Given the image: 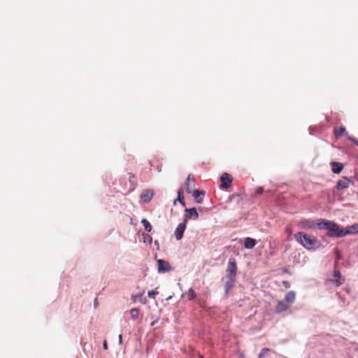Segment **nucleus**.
<instances>
[{
    "label": "nucleus",
    "mask_w": 358,
    "mask_h": 358,
    "mask_svg": "<svg viewBox=\"0 0 358 358\" xmlns=\"http://www.w3.org/2000/svg\"><path fill=\"white\" fill-rule=\"evenodd\" d=\"M184 216V222H187L189 219L196 220L199 217V214L195 208H191L185 209Z\"/></svg>",
    "instance_id": "obj_5"
},
{
    "label": "nucleus",
    "mask_w": 358,
    "mask_h": 358,
    "mask_svg": "<svg viewBox=\"0 0 358 358\" xmlns=\"http://www.w3.org/2000/svg\"><path fill=\"white\" fill-rule=\"evenodd\" d=\"M263 188L262 187H259L257 189V194H262L263 192Z\"/></svg>",
    "instance_id": "obj_29"
},
{
    "label": "nucleus",
    "mask_w": 358,
    "mask_h": 358,
    "mask_svg": "<svg viewBox=\"0 0 358 358\" xmlns=\"http://www.w3.org/2000/svg\"><path fill=\"white\" fill-rule=\"evenodd\" d=\"M94 303H97V299H96L94 300Z\"/></svg>",
    "instance_id": "obj_34"
},
{
    "label": "nucleus",
    "mask_w": 358,
    "mask_h": 358,
    "mask_svg": "<svg viewBox=\"0 0 358 358\" xmlns=\"http://www.w3.org/2000/svg\"><path fill=\"white\" fill-rule=\"evenodd\" d=\"M334 282L337 287L343 284L345 281V278L341 275V273L339 270H334Z\"/></svg>",
    "instance_id": "obj_12"
},
{
    "label": "nucleus",
    "mask_w": 358,
    "mask_h": 358,
    "mask_svg": "<svg viewBox=\"0 0 358 358\" xmlns=\"http://www.w3.org/2000/svg\"><path fill=\"white\" fill-rule=\"evenodd\" d=\"M183 189L182 188H180L178 191V196H177V199H176L173 201V204L175 205L176 203V201H179L180 203L185 206V200H184V196H183Z\"/></svg>",
    "instance_id": "obj_16"
},
{
    "label": "nucleus",
    "mask_w": 358,
    "mask_h": 358,
    "mask_svg": "<svg viewBox=\"0 0 358 358\" xmlns=\"http://www.w3.org/2000/svg\"><path fill=\"white\" fill-rule=\"evenodd\" d=\"M290 307V305L288 304L285 300L278 301L276 307L275 312L277 313H280L288 310Z\"/></svg>",
    "instance_id": "obj_11"
},
{
    "label": "nucleus",
    "mask_w": 358,
    "mask_h": 358,
    "mask_svg": "<svg viewBox=\"0 0 358 358\" xmlns=\"http://www.w3.org/2000/svg\"><path fill=\"white\" fill-rule=\"evenodd\" d=\"M269 351H270V350L267 348H264L262 349L260 353L258 355V358L265 357Z\"/></svg>",
    "instance_id": "obj_25"
},
{
    "label": "nucleus",
    "mask_w": 358,
    "mask_h": 358,
    "mask_svg": "<svg viewBox=\"0 0 358 358\" xmlns=\"http://www.w3.org/2000/svg\"><path fill=\"white\" fill-rule=\"evenodd\" d=\"M142 296V294H140V295H133L132 296V300H133V302H136V299L138 297H141Z\"/></svg>",
    "instance_id": "obj_28"
},
{
    "label": "nucleus",
    "mask_w": 358,
    "mask_h": 358,
    "mask_svg": "<svg viewBox=\"0 0 358 358\" xmlns=\"http://www.w3.org/2000/svg\"><path fill=\"white\" fill-rule=\"evenodd\" d=\"M187 296L188 300L191 301V300H193L196 297V293L193 289L190 288V289H189L188 292H187Z\"/></svg>",
    "instance_id": "obj_23"
},
{
    "label": "nucleus",
    "mask_w": 358,
    "mask_h": 358,
    "mask_svg": "<svg viewBox=\"0 0 358 358\" xmlns=\"http://www.w3.org/2000/svg\"><path fill=\"white\" fill-rule=\"evenodd\" d=\"M191 193L197 203H201L203 199L202 198H200V196L203 195V192H200L197 189H193Z\"/></svg>",
    "instance_id": "obj_20"
},
{
    "label": "nucleus",
    "mask_w": 358,
    "mask_h": 358,
    "mask_svg": "<svg viewBox=\"0 0 358 358\" xmlns=\"http://www.w3.org/2000/svg\"><path fill=\"white\" fill-rule=\"evenodd\" d=\"M157 264L159 273L169 272L171 270V266L170 264L166 261H164L163 259H158Z\"/></svg>",
    "instance_id": "obj_6"
},
{
    "label": "nucleus",
    "mask_w": 358,
    "mask_h": 358,
    "mask_svg": "<svg viewBox=\"0 0 358 358\" xmlns=\"http://www.w3.org/2000/svg\"><path fill=\"white\" fill-rule=\"evenodd\" d=\"M103 348H104L105 350H107V349H108V346H107V343H106V341H105V342L103 343Z\"/></svg>",
    "instance_id": "obj_31"
},
{
    "label": "nucleus",
    "mask_w": 358,
    "mask_h": 358,
    "mask_svg": "<svg viewBox=\"0 0 358 358\" xmlns=\"http://www.w3.org/2000/svg\"><path fill=\"white\" fill-rule=\"evenodd\" d=\"M256 245V241L252 238L248 237L244 240V247L247 249H252Z\"/></svg>",
    "instance_id": "obj_17"
},
{
    "label": "nucleus",
    "mask_w": 358,
    "mask_h": 358,
    "mask_svg": "<svg viewBox=\"0 0 358 358\" xmlns=\"http://www.w3.org/2000/svg\"><path fill=\"white\" fill-rule=\"evenodd\" d=\"M158 294L159 292L157 290H150L148 292V295L150 298H155V295Z\"/></svg>",
    "instance_id": "obj_26"
},
{
    "label": "nucleus",
    "mask_w": 358,
    "mask_h": 358,
    "mask_svg": "<svg viewBox=\"0 0 358 358\" xmlns=\"http://www.w3.org/2000/svg\"><path fill=\"white\" fill-rule=\"evenodd\" d=\"M295 239L308 250H315L320 247V241L304 232H298L294 234Z\"/></svg>",
    "instance_id": "obj_2"
},
{
    "label": "nucleus",
    "mask_w": 358,
    "mask_h": 358,
    "mask_svg": "<svg viewBox=\"0 0 358 358\" xmlns=\"http://www.w3.org/2000/svg\"><path fill=\"white\" fill-rule=\"evenodd\" d=\"M122 336L121 334L119 335V343H122Z\"/></svg>",
    "instance_id": "obj_30"
},
{
    "label": "nucleus",
    "mask_w": 358,
    "mask_h": 358,
    "mask_svg": "<svg viewBox=\"0 0 358 358\" xmlns=\"http://www.w3.org/2000/svg\"><path fill=\"white\" fill-rule=\"evenodd\" d=\"M358 233V223L345 228H341L338 224L331 222L327 236L329 237H343L350 234H356Z\"/></svg>",
    "instance_id": "obj_1"
},
{
    "label": "nucleus",
    "mask_w": 358,
    "mask_h": 358,
    "mask_svg": "<svg viewBox=\"0 0 358 358\" xmlns=\"http://www.w3.org/2000/svg\"><path fill=\"white\" fill-rule=\"evenodd\" d=\"M299 226L303 229H312L315 227V223L310 220H302L299 223Z\"/></svg>",
    "instance_id": "obj_19"
},
{
    "label": "nucleus",
    "mask_w": 358,
    "mask_h": 358,
    "mask_svg": "<svg viewBox=\"0 0 358 358\" xmlns=\"http://www.w3.org/2000/svg\"><path fill=\"white\" fill-rule=\"evenodd\" d=\"M94 303H97V299H96L94 300Z\"/></svg>",
    "instance_id": "obj_33"
},
{
    "label": "nucleus",
    "mask_w": 358,
    "mask_h": 358,
    "mask_svg": "<svg viewBox=\"0 0 358 358\" xmlns=\"http://www.w3.org/2000/svg\"><path fill=\"white\" fill-rule=\"evenodd\" d=\"M141 302H142L143 303H145V302H146L145 299H144L143 300H141Z\"/></svg>",
    "instance_id": "obj_32"
},
{
    "label": "nucleus",
    "mask_w": 358,
    "mask_h": 358,
    "mask_svg": "<svg viewBox=\"0 0 358 358\" xmlns=\"http://www.w3.org/2000/svg\"><path fill=\"white\" fill-rule=\"evenodd\" d=\"M348 139H349L350 141H352V142H353L354 143H355L356 145H358V140H357V138L349 136V137H348Z\"/></svg>",
    "instance_id": "obj_27"
},
{
    "label": "nucleus",
    "mask_w": 358,
    "mask_h": 358,
    "mask_svg": "<svg viewBox=\"0 0 358 358\" xmlns=\"http://www.w3.org/2000/svg\"><path fill=\"white\" fill-rule=\"evenodd\" d=\"M331 222L332 221L327 220H320L317 223V227L319 229H325L329 231Z\"/></svg>",
    "instance_id": "obj_13"
},
{
    "label": "nucleus",
    "mask_w": 358,
    "mask_h": 358,
    "mask_svg": "<svg viewBox=\"0 0 358 358\" xmlns=\"http://www.w3.org/2000/svg\"><path fill=\"white\" fill-rule=\"evenodd\" d=\"M232 180H233V178L231 175H229L227 173H222L220 177V181H221L220 187L222 189H228L231 186Z\"/></svg>",
    "instance_id": "obj_4"
},
{
    "label": "nucleus",
    "mask_w": 358,
    "mask_h": 358,
    "mask_svg": "<svg viewBox=\"0 0 358 358\" xmlns=\"http://www.w3.org/2000/svg\"><path fill=\"white\" fill-rule=\"evenodd\" d=\"M199 358H203L202 355H199Z\"/></svg>",
    "instance_id": "obj_35"
},
{
    "label": "nucleus",
    "mask_w": 358,
    "mask_h": 358,
    "mask_svg": "<svg viewBox=\"0 0 358 358\" xmlns=\"http://www.w3.org/2000/svg\"><path fill=\"white\" fill-rule=\"evenodd\" d=\"M185 229H186V222H185L180 223L178 225V227H176V229L174 231V235L176 236V238L178 241L180 240L182 238Z\"/></svg>",
    "instance_id": "obj_8"
},
{
    "label": "nucleus",
    "mask_w": 358,
    "mask_h": 358,
    "mask_svg": "<svg viewBox=\"0 0 358 358\" xmlns=\"http://www.w3.org/2000/svg\"><path fill=\"white\" fill-rule=\"evenodd\" d=\"M227 280L224 284L225 293L227 294L229 291L234 287L235 282V278H226Z\"/></svg>",
    "instance_id": "obj_14"
},
{
    "label": "nucleus",
    "mask_w": 358,
    "mask_h": 358,
    "mask_svg": "<svg viewBox=\"0 0 358 358\" xmlns=\"http://www.w3.org/2000/svg\"><path fill=\"white\" fill-rule=\"evenodd\" d=\"M141 224L143 225L145 231L148 232H150L152 231V226L146 219H143L141 220Z\"/></svg>",
    "instance_id": "obj_22"
},
{
    "label": "nucleus",
    "mask_w": 358,
    "mask_h": 358,
    "mask_svg": "<svg viewBox=\"0 0 358 358\" xmlns=\"http://www.w3.org/2000/svg\"><path fill=\"white\" fill-rule=\"evenodd\" d=\"M331 170L334 173H339L343 169V165L340 162H331Z\"/></svg>",
    "instance_id": "obj_15"
},
{
    "label": "nucleus",
    "mask_w": 358,
    "mask_h": 358,
    "mask_svg": "<svg viewBox=\"0 0 358 358\" xmlns=\"http://www.w3.org/2000/svg\"><path fill=\"white\" fill-rule=\"evenodd\" d=\"M351 180L347 177H343L337 182L336 188L338 190H343L349 187Z\"/></svg>",
    "instance_id": "obj_10"
},
{
    "label": "nucleus",
    "mask_w": 358,
    "mask_h": 358,
    "mask_svg": "<svg viewBox=\"0 0 358 358\" xmlns=\"http://www.w3.org/2000/svg\"><path fill=\"white\" fill-rule=\"evenodd\" d=\"M296 294L293 291H290L287 293L285 297V301L291 306L292 303L295 301Z\"/></svg>",
    "instance_id": "obj_18"
},
{
    "label": "nucleus",
    "mask_w": 358,
    "mask_h": 358,
    "mask_svg": "<svg viewBox=\"0 0 358 358\" xmlns=\"http://www.w3.org/2000/svg\"><path fill=\"white\" fill-rule=\"evenodd\" d=\"M185 189L186 192L189 194L192 192V191L194 189L195 187V181L194 176L189 174L185 182Z\"/></svg>",
    "instance_id": "obj_7"
},
{
    "label": "nucleus",
    "mask_w": 358,
    "mask_h": 358,
    "mask_svg": "<svg viewBox=\"0 0 358 358\" xmlns=\"http://www.w3.org/2000/svg\"><path fill=\"white\" fill-rule=\"evenodd\" d=\"M237 273V266L235 259L231 258L229 260L227 268L226 269V278H235Z\"/></svg>",
    "instance_id": "obj_3"
},
{
    "label": "nucleus",
    "mask_w": 358,
    "mask_h": 358,
    "mask_svg": "<svg viewBox=\"0 0 358 358\" xmlns=\"http://www.w3.org/2000/svg\"><path fill=\"white\" fill-rule=\"evenodd\" d=\"M153 196H154L153 190L145 189L142 192V194L141 195V198L144 203H148L151 201Z\"/></svg>",
    "instance_id": "obj_9"
},
{
    "label": "nucleus",
    "mask_w": 358,
    "mask_h": 358,
    "mask_svg": "<svg viewBox=\"0 0 358 358\" xmlns=\"http://www.w3.org/2000/svg\"><path fill=\"white\" fill-rule=\"evenodd\" d=\"M334 135L336 138L342 136L345 132V128L344 127H340L334 129Z\"/></svg>",
    "instance_id": "obj_21"
},
{
    "label": "nucleus",
    "mask_w": 358,
    "mask_h": 358,
    "mask_svg": "<svg viewBox=\"0 0 358 358\" xmlns=\"http://www.w3.org/2000/svg\"><path fill=\"white\" fill-rule=\"evenodd\" d=\"M139 310L138 308H132L131 310H130V315H131V317L133 318V319H136L139 315Z\"/></svg>",
    "instance_id": "obj_24"
}]
</instances>
